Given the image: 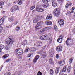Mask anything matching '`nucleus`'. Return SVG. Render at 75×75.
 <instances>
[{
    "label": "nucleus",
    "instance_id": "1",
    "mask_svg": "<svg viewBox=\"0 0 75 75\" xmlns=\"http://www.w3.org/2000/svg\"><path fill=\"white\" fill-rule=\"evenodd\" d=\"M14 42V39L12 37L10 36L5 40L6 44L9 45H11Z\"/></svg>",
    "mask_w": 75,
    "mask_h": 75
},
{
    "label": "nucleus",
    "instance_id": "2",
    "mask_svg": "<svg viewBox=\"0 0 75 75\" xmlns=\"http://www.w3.org/2000/svg\"><path fill=\"white\" fill-rule=\"evenodd\" d=\"M23 49L21 48L16 49L15 51V53L16 55H17L18 54H23Z\"/></svg>",
    "mask_w": 75,
    "mask_h": 75
},
{
    "label": "nucleus",
    "instance_id": "3",
    "mask_svg": "<svg viewBox=\"0 0 75 75\" xmlns=\"http://www.w3.org/2000/svg\"><path fill=\"white\" fill-rule=\"evenodd\" d=\"M53 14L57 17H58L59 16V14H60V12L59 10L57 9L54 10L53 12Z\"/></svg>",
    "mask_w": 75,
    "mask_h": 75
},
{
    "label": "nucleus",
    "instance_id": "4",
    "mask_svg": "<svg viewBox=\"0 0 75 75\" xmlns=\"http://www.w3.org/2000/svg\"><path fill=\"white\" fill-rule=\"evenodd\" d=\"M41 17L37 15L35 17V19L33 21V22L34 23H37L39 20H40Z\"/></svg>",
    "mask_w": 75,
    "mask_h": 75
},
{
    "label": "nucleus",
    "instance_id": "5",
    "mask_svg": "<svg viewBox=\"0 0 75 75\" xmlns=\"http://www.w3.org/2000/svg\"><path fill=\"white\" fill-rule=\"evenodd\" d=\"M40 37L41 40H48V35H47L42 36Z\"/></svg>",
    "mask_w": 75,
    "mask_h": 75
},
{
    "label": "nucleus",
    "instance_id": "6",
    "mask_svg": "<svg viewBox=\"0 0 75 75\" xmlns=\"http://www.w3.org/2000/svg\"><path fill=\"white\" fill-rule=\"evenodd\" d=\"M71 41V39L70 38H68L67 39V40L66 41V44L67 45L68 47L69 46L70 42Z\"/></svg>",
    "mask_w": 75,
    "mask_h": 75
},
{
    "label": "nucleus",
    "instance_id": "7",
    "mask_svg": "<svg viewBox=\"0 0 75 75\" xmlns=\"http://www.w3.org/2000/svg\"><path fill=\"white\" fill-rule=\"evenodd\" d=\"M36 10L39 12H43V11H44V9L40 8L38 6L36 7Z\"/></svg>",
    "mask_w": 75,
    "mask_h": 75
},
{
    "label": "nucleus",
    "instance_id": "8",
    "mask_svg": "<svg viewBox=\"0 0 75 75\" xmlns=\"http://www.w3.org/2000/svg\"><path fill=\"white\" fill-rule=\"evenodd\" d=\"M36 45L37 47H41L42 45V42H41L40 41H39L38 42H37L36 43Z\"/></svg>",
    "mask_w": 75,
    "mask_h": 75
},
{
    "label": "nucleus",
    "instance_id": "9",
    "mask_svg": "<svg viewBox=\"0 0 75 75\" xmlns=\"http://www.w3.org/2000/svg\"><path fill=\"white\" fill-rule=\"evenodd\" d=\"M39 58H40V56L38 55H36L35 57V59L33 60V62H36L37 60H38V59H39Z\"/></svg>",
    "mask_w": 75,
    "mask_h": 75
},
{
    "label": "nucleus",
    "instance_id": "10",
    "mask_svg": "<svg viewBox=\"0 0 75 75\" xmlns=\"http://www.w3.org/2000/svg\"><path fill=\"white\" fill-rule=\"evenodd\" d=\"M35 30L36 31H38L39 30H40L41 28V26L40 25H36L35 27Z\"/></svg>",
    "mask_w": 75,
    "mask_h": 75
},
{
    "label": "nucleus",
    "instance_id": "11",
    "mask_svg": "<svg viewBox=\"0 0 75 75\" xmlns=\"http://www.w3.org/2000/svg\"><path fill=\"white\" fill-rule=\"evenodd\" d=\"M58 63L60 64V66H62V65H64L65 64V60H62V61L59 62Z\"/></svg>",
    "mask_w": 75,
    "mask_h": 75
},
{
    "label": "nucleus",
    "instance_id": "12",
    "mask_svg": "<svg viewBox=\"0 0 75 75\" xmlns=\"http://www.w3.org/2000/svg\"><path fill=\"white\" fill-rule=\"evenodd\" d=\"M58 23L59 24H60V25H63L64 23V20H62V19H60Z\"/></svg>",
    "mask_w": 75,
    "mask_h": 75
},
{
    "label": "nucleus",
    "instance_id": "13",
    "mask_svg": "<svg viewBox=\"0 0 75 75\" xmlns=\"http://www.w3.org/2000/svg\"><path fill=\"white\" fill-rule=\"evenodd\" d=\"M45 24L48 25H52V23L51 21H47L45 22Z\"/></svg>",
    "mask_w": 75,
    "mask_h": 75
},
{
    "label": "nucleus",
    "instance_id": "14",
    "mask_svg": "<svg viewBox=\"0 0 75 75\" xmlns=\"http://www.w3.org/2000/svg\"><path fill=\"white\" fill-rule=\"evenodd\" d=\"M62 50V47L59 46L56 47V50L57 51H61Z\"/></svg>",
    "mask_w": 75,
    "mask_h": 75
},
{
    "label": "nucleus",
    "instance_id": "15",
    "mask_svg": "<svg viewBox=\"0 0 75 75\" xmlns=\"http://www.w3.org/2000/svg\"><path fill=\"white\" fill-rule=\"evenodd\" d=\"M52 6H53L54 7H56V6H57V3L55 2L54 1H52Z\"/></svg>",
    "mask_w": 75,
    "mask_h": 75
},
{
    "label": "nucleus",
    "instance_id": "16",
    "mask_svg": "<svg viewBox=\"0 0 75 75\" xmlns=\"http://www.w3.org/2000/svg\"><path fill=\"white\" fill-rule=\"evenodd\" d=\"M46 56H47V54L45 52H43L41 57L42 58H45V57H46Z\"/></svg>",
    "mask_w": 75,
    "mask_h": 75
},
{
    "label": "nucleus",
    "instance_id": "17",
    "mask_svg": "<svg viewBox=\"0 0 75 75\" xmlns=\"http://www.w3.org/2000/svg\"><path fill=\"white\" fill-rule=\"evenodd\" d=\"M4 48V45H0V53L1 52V50H3Z\"/></svg>",
    "mask_w": 75,
    "mask_h": 75
},
{
    "label": "nucleus",
    "instance_id": "18",
    "mask_svg": "<svg viewBox=\"0 0 75 75\" xmlns=\"http://www.w3.org/2000/svg\"><path fill=\"white\" fill-rule=\"evenodd\" d=\"M13 7L14 8L15 11H16V10H19L18 7L17 6L15 5V6H13Z\"/></svg>",
    "mask_w": 75,
    "mask_h": 75
},
{
    "label": "nucleus",
    "instance_id": "19",
    "mask_svg": "<svg viewBox=\"0 0 75 75\" xmlns=\"http://www.w3.org/2000/svg\"><path fill=\"white\" fill-rule=\"evenodd\" d=\"M42 1L44 3L46 4H47L48 2H50V0H42Z\"/></svg>",
    "mask_w": 75,
    "mask_h": 75
},
{
    "label": "nucleus",
    "instance_id": "20",
    "mask_svg": "<svg viewBox=\"0 0 75 75\" xmlns=\"http://www.w3.org/2000/svg\"><path fill=\"white\" fill-rule=\"evenodd\" d=\"M71 66H69L67 68V72L69 73V72H71Z\"/></svg>",
    "mask_w": 75,
    "mask_h": 75
},
{
    "label": "nucleus",
    "instance_id": "21",
    "mask_svg": "<svg viewBox=\"0 0 75 75\" xmlns=\"http://www.w3.org/2000/svg\"><path fill=\"white\" fill-rule=\"evenodd\" d=\"M54 74V71L52 69H51L50 70V74L51 75H53Z\"/></svg>",
    "mask_w": 75,
    "mask_h": 75
},
{
    "label": "nucleus",
    "instance_id": "22",
    "mask_svg": "<svg viewBox=\"0 0 75 75\" xmlns=\"http://www.w3.org/2000/svg\"><path fill=\"white\" fill-rule=\"evenodd\" d=\"M62 41V39L61 38H59L57 40V42L59 43H61Z\"/></svg>",
    "mask_w": 75,
    "mask_h": 75
},
{
    "label": "nucleus",
    "instance_id": "23",
    "mask_svg": "<svg viewBox=\"0 0 75 75\" xmlns=\"http://www.w3.org/2000/svg\"><path fill=\"white\" fill-rule=\"evenodd\" d=\"M9 56V54H6L4 55L3 56V57L4 58V59H6V58H7Z\"/></svg>",
    "mask_w": 75,
    "mask_h": 75
},
{
    "label": "nucleus",
    "instance_id": "24",
    "mask_svg": "<svg viewBox=\"0 0 75 75\" xmlns=\"http://www.w3.org/2000/svg\"><path fill=\"white\" fill-rule=\"evenodd\" d=\"M48 40H49V42L50 44H51V42H52V38H47Z\"/></svg>",
    "mask_w": 75,
    "mask_h": 75
},
{
    "label": "nucleus",
    "instance_id": "25",
    "mask_svg": "<svg viewBox=\"0 0 75 75\" xmlns=\"http://www.w3.org/2000/svg\"><path fill=\"white\" fill-rule=\"evenodd\" d=\"M44 24V22L43 21H40L39 22H38L37 24V25H42Z\"/></svg>",
    "mask_w": 75,
    "mask_h": 75
},
{
    "label": "nucleus",
    "instance_id": "26",
    "mask_svg": "<svg viewBox=\"0 0 75 75\" xmlns=\"http://www.w3.org/2000/svg\"><path fill=\"white\" fill-rule=\"evenodd\" d=\"M4 22V20L3 18H1L0 20V25H2Z\"/></svg>",
    "mask_w": 75,
    "mask_h": 75
},
{
    "label": "nucleus",
    "instance_id": "27",
    "mask_svg": "<svg viewBox=\"0 0 75 75\" xmlns=\"http://www.w3.org/2000/svg\"><path fill=\"white\" fill-rule=\"evenodd\" d=\"M20 28L18 26H17L15 28V30L16 31H18L20 30Z\"/></svg>",
    "mask_w": 75,
    "mask_h": 75
},
{
    "label": "nucleus",
    "instance_id": "28",
    "mask_svg": "<svg viewBox=\"0 0 75 75\" xmlns=\"http://www.w3.org/2000/svg\"><path fill=\"white\" fill-rule=\"evenodd\" d=\"M8 20L9 21H12L14 20V18L13 17H11L8 18Z\"/></svg>",
    "mask_w": 75,
    "mask_h": 75
},
{
    "label": "nucleus",
    "instance_id": "29",
    "mask_svg": "<svg viewBox=\"0 0 75 75\" xmlns=\"http://www.w3.org/2000/svg\"><path fill=\"white\" fill-rule=\"evenodd\" d=\"M59 72V68L58 67L56 68V74H58Z\"/></svg>",
    "mask_w": 75,
    "mask_h": 75
},
{
    "label": "nucleus",
    "instance_id": "30",
    "mask_svg": "<svg viewBox=\"0 0 75 75\" xmlns=\"http://www.w3.org/2000/svg\"><path fill=\"white\" fill-rule=\"evenodd\" d=\"M17 3H18V4H19L20 5H21V4H22V0H19L17 2Z\"/></svg>",
    "mask_w": 75,
    "mask_h": 75
},
{
    "label": "nucleus",
    "instance_id": "31",
    "mask_svg": "<svg viewBox=\"0 0 75 75\" xmlns=\"http://www.w3.org/2000/svg\"><path fill=\"white\" fill-rule=\"evenodd\" d=\"M5 49L7 51H8L10 50V46L8 45L6 46L5 47Z\"/></svg>",
    "mask_w": 75,
    "mask_h": 75
},
{
    "label": "nucleus",
    "instance_id": "32",
    "mask_svg": "<svg viewBox=\"0 0 75 75\" xmlns=\"http://www.w3.org/2000/svg\"><path fill=\"white\" fill-rule=\"evenodd\" d=\"M51 18H52V17L50 16H47L46 18V20H51Z\"/></svg>",
    "mask_w": 75,
    "mask_h": 75
},
{
    "label": "nucleus",
    "instance_id": "33",
    "mask_svg": "<svg viewBox=\"0 0 75 75\" xmlns=\"http://www.w3.org/2000/svg\"><path fill=\"white\" fill-rule=\"evenodd\" d=\"M49 62L50 63V64H52V63H53V60H52V59L50 58L49 59Z\"/></svg>",
    "mask_w": 75,
    "mask_h": 75
},
{
    "label": "nucleus",
    "instance_id": "34",
    "mask_svg": "<svg viewBox=\"0 0 75 75\" xmlns=\"http://www.w3.org/2000/svg\"><path fill=\"white\" fill-rule=\"evenodd\" d=\"M27 43V41L26 40H24L23 42V44L24 45H26Z\"/></svg>",
    "mask_w": 75,
    "mask_h": 75
},
{
    "label": "nucleus",
    "instance_id": "35",
    "mask_svg": "<svg viewBox=\"0 0 75 75\" xmlns=\"http://www.w3.org/2000/svg\"><path fill=\"white\" fill-rule=\"evenodd\" d=\"M58 2L60 3H63L64 1V0H57Z\"/></svg>",
    "mask_w": 75,
    "mask_h": 75
},
{
    "label": "nucleus",
    "instance_id": "36",
    "mask_svg": "<svg viewBox=\"0 0 75 75\" xmlns=\"http://www.w3.org/2000/svg\"><path fill=\"white\" fill-rule=\"evenodd\" d=\"M14 11H15V10L13 6L12 8L11 9V12L13 13V12H14Z\"/></svg>",
    "mask_w": 75,
    "mask_h": 75
},
{
    "label": "nucleus",
    "instance_id": "37",
    "mask_svg": "<svg viewBox=\"0 0 75 75\" xmlns=\"http://www.w3.org/2000/svg\"><path fill=\"white\" fill-rule=\"evenodd\" d=\"M45 4V5H43V7H44V8H47V7H48V5L47 4Z\"/></svg>",
    "mask_w": 75,
    "mask_h": 75
},
{
    "label": "nucleus",
    "instance_id": "38",
    "mask_svg": "<svg viewBox=\"0 0 75 75\" xmlns=\"http://www.w3.org/2000/svg\"><path fill=\"white\" fill-rule=\"evenodd\" d=\"M72 61H73V59L72 58H70L69 60L70 63H72Z\"/></svg>",
    "mask_w": 75,
    "mask_h": 75
},
{
    "label": "nucleus",
    "instance_id": "39",
    "mask_svg": "<svg viewBox=\"0 0 75 75\" xmlns=\"http://www.w3.org/2000/svg\"><path fill=\"white\" fill-rule=\"evenodd\" d=\"M2 30H3V27L1 26H0V33H1Z\"/></svg>",
    "mask_w": 75,
    "mask_h": 75
},
{
    "label": "nucleus",
    "instance_id": "40",
    "mask_svg": "<svg viewBox=\"0 0 75 75\" xmlns=\"http://www.w3.org/2000/svg\"><path fill=\"white\" fill-rule=\"evenodd\" d=\"M42 29L44 32V31H47V27L43 29Z\"/></svg>",
    "mask_w": 75,
    "mask_h": 75
},
{
    "label": "nucleus",
    "instance_id": "41",
    "mask_svg": "<svg viewBox=\"0 0 75 75\" xmlns=\"http://www.w3.org/2000/svg\"><path fill=\"white\" fill-rule=\"evenodd\" d=\"M56 58H57V59H58V58H59V54H56Z\"/></svg>",
    "mask_w": 75,
    "mask_h": 75
},
{
    "label": "nucleus",
    "instance_id": "42",
    "mask_svg": "<svg viewBox=\"0 0 75 75\" xmlns=\"http://www.w3.org/2000/svg\"><path fill=\"white\" fill-rule=\"evenodd\" d=\"M7 28H11V26L10 25H8L6 26Z\"/></svg>",
    "mask_w": 75,
    "mask_h": 75
},
{
    "label": "nucleus",
    "instance_id": "43",
    "mask_svg": "<svg viewBox=\"0 0 75 75\" xmlns=\"http://www.w3.org/2000/svg\"><path fill=\"white\" fill-rule=\"evenodd\" d=\"M69 6V4H67L65 6V7L66 8H68V6Z\"/></svg>",
    "mask_w": 75,
    "mask_h": 75
},
{
    "label": "nucleus",
    "instance_id": "44",
    "mask_svg": "<svg viewBox=\"0 0 75 75\" xmlns=\"http://www.w3.org/2000/svg\"><path fill=\"white\" fill-rule=\"evenodd\" d=\"M37 75H42V73L39 71L37 74Z\"/></svg>",
    "mask_w": 75,
    "mask_h": 75
},
{
    "label": "nucleus",
    "instance_id": "45",
    "mask_svg": "<svg viewBox=\"0 0 75 75\" xmlns=\"http://www.w3.org/2000/svg\"><path fill=\"white\" fill-rule=\"evenodd\" d=\"M34 8H35V6H33L32 7L30 8V10H33V9H34Z\"/></svg>",
    "mask_w": 75,
    "mask_h": 75
},
{
    "label": "nucleus",
    "instance_id": "46",
    "mask_svg": "<svg viewBox=\"0 0 75 75\" xmlns=\"http://www.w3.org/2000/svg\"><path fill=\"white\" fill-rule=\"evenodd\" d=\"M4 4V2H1L0 3V6H3Z\"/></svg>",
    "mask_w": 75,
    "mask_h": 75
},
{
    "label": "nucleus",
    "instance_id": "47",
    "mask_svg": "<svg viewBox=\"0 0 75 75\" xmlns=\"http://www.w3.org/2000/svg\"><path fill=\"white\" fill-rule=\"evenodd\" d=\"M10 61H11V59H8L6 60V62H8Z\"/></svg>",
    "mask_w": 75,
    "mask_h": 75
},
{
    "label": "nucleus",
    "instance_id": "48",
    "mask_svg": "<svg viewBox=\"0 0 75 75\" xmlns=\"http://www.w3.org/2000/svg\"><path fill=\"white\" fill-rule=\"evenodd\" d=\"M47 30H50V29H51L52 28V27L51 26H49L47 27Z\"/></svg>",
    "mask_w": 75,
    "mask_h": 75
},
{
    "label": "nucleus",
    "instance_id": "49",
    "mask_svg": "<svg viewBox=\"0 0 75 75\" xmlns=\"http://www.w3.org/2000/svg\"><path fill=\"white\" fill-rule=\"evenodd\" d=\"M73 33L74 34H75V28L74 29L72 30Z\"/></svg>",
    "mask_w": 75,
    "mask_h": 75
},
{
    "label": "nucleus",
    "instance_id": "50",
    "mask_svg": "<svg viewBox=\"0 0 75 75\" xmlns=\"http://www.w3.org/2000/svg\"><path fill=\"white\" fill-rule=\"evenodd\" d=\"M17 23H18V22H15L13 23V24H14V25H17Z\"/></svg>",
    "mask_w": 75,
    "mask_h": 75
},
{
    "label": "nucleus",
    "instance_id": "51",
    "mask_svg": "<svg viewBox=\"0 0 75 75\" xmlns=\"http://www.w3.org/2000/svg\"><path fill=\"white\" fill-rule=\"evenodd\" d=\"M42 53V51H39L38 52V54H41Z\"/></svg>",
    "mask_w": 75,
    "mask_h": 75
},
{
    "label": "nucleus",
    "instance_id": "52",
    "mask_svg": "<svg viewBox=\"0 0 75 75\" xmlns=\"http://www.w3.org/2000/svg\"><path fill=\"white\" fill-rule=\"evenodd\" d=\"M44 30H43V29H42L40 31V32L41 33H44Z\"/></svg>",
    "mask_w": 75,
    "mask_h": 75
},
{
    "label": "nucleus",
    "instance_id": "53",
    "mask_svg": "<svg viewBox=\"0 0 75 75\" xmlns=\"http://www.w3.org/2000/svg\"><path fill=\"white\" fill-rule=\"evenodd\" d=\"M25 52H28V50L27 49H26L25 50Z\"/></svg>",
    "mask_w": 75,
    "mask_h": 75
},
{
    "label": "nucleus",
    "instance_id": "54",
    "mask_svg": "<svg viewBox=\"0 0 75 75\" xmlns=\"http://www.w3.org/2000/svg\"><path fill=\"white\" fill-rule=\"evenodd\" d=\"M45 46L43 47L42 49V50H45Z\"/></svg>",
    "mask_w": 75,
    "mask_h": 75
},
{
    "label": "nucleus",
    "instance_id": "55",
    "mask_svg": "<svg viewBox=\"0 0 75 75\" xmlns=\"http://www.w3.org/2000/svg\"><path fill=\"white\" fill-rule=\"evenodd\" d=\"M54 28L55 30H57V26H54Z\"/></svg>",
    "mask_w": 75,
    "mask_h": 75
},
{
    "label": "nucleus",
    "instance_id": "56",
    "mask_svg": "<svg viewBox=\"0 0 75 75\" xmlns=\"http://www.w3.org/2000/svg\"><path fill=\"white\" fill-rule=\"evenodd\" d=\"M31 57V54H29L28 55V58H29V57Z\"/></svg>",
    "mask_w": 75,
    "mask_h": 75
},
{
    "label": "nucleus",
    "instance_id": "57",
    "mask_svg": "<svg viewBox=\"0 0 75 75\" xmlns=\"http://www.w3.org/2000/svg\"><path fill=\"white\" fill-rule=\"evenodd\" d=\"M36 51V50L35 49H34L33 50H31V51Z\"/></svg>",
    "mask_w": 75,
    "mask_h": 75
},
{
    "label": "nucleus",
    "instance_id": "58",
    "mask_svg": "<svg viewBox=\"0 0 75 75\" xmlns=\"http://www.w3.org/2000/svg\"><path fill=\"white\" fill-rule=\"evenodd\" d=\"M1 12L2 13H3V14H4V13L5 12V11H2Z\"/></svg>",
    "mask_w": 75,
    "mask_h": 75
},
{
    "label": "nucleus",
    "instance_id": "59",
    "mask_svg": "<svg viewBox=\"0 0 75 75\" xmlns=\"http://www.w3.org/2000/svg\"><path fill=\"white\" fill-rule=\"evenodd\" d=\"M74 13V11H72L71 12L72 14V13Z\"/></svg>",
    "mask_w": 75,
    "mask_h": 75
},
{
    "label": "nucleus",
    "instance_id": "60",
    "mask_svg": "<svg viewBox=\"0 0 75 75\" xmlns=\"http://www.w3.org/2000/svg\"><path fill=\"white\" fill-rule=\"evenodd\" d=\"M35 10H33L32 11V12L33 13H34V12H35Z\"/></svg>",
    "mask_w": 75,
    "mask_h": 75
},
{
    "label": "nucleus",
    "instance_id": "61",
    "mask_svg": "<svg viewBox=\"0 0 75 75\" xmlns=\"http://www.w3.org/2000/svg\"><path fill=\"white\" fill-rule=\"evenodd\" d=\"M19 58H20V59H21V58H22V57H21V56H19Z\"/></svg>",
    "mask_w": 75,
    "mask_h": 75
},
{
    "label": "nucleus",
    "instance_id": "62",
    "mask_svg": "<svg viewBox=\"0 0 75 75\" xmlns=\"http://www.w3.org/2000/svg\"><path fill=\"white\" fill-rule=\"evenodd\" d=\"M72 10H75V8L73 7L72 8Z\"/></svg>",
    "mask_w": 75,
    "mask_h": 75
},
{
    "label": "nucleus",
    "instance_id": "63",
    "mask_svg": "<svg viewBox=\"0 0 75 75\" xmlns=\"http://www.w3.org/2000/svg\"><path fill=\"white\" fill-rule=\"evenodd\" d=\"M30 55H33V53H31L30 54Z\"/></svg>",
    "mask_w": 75,
    "mask_h": 75
},
{
    "label": "nucleus",
    "instance_id": "64",
    "mask_svg": "<svg viewBox=\"0 0 75 75\" xmlns=\"http://www.w3.org/2000/svg\"><path fill=\"white\" fill-rule=\"evenodd\" d=\"M27 13H26L25 14V16H26V15H27Z\"/></svg>",
    "mask_w": 75,
    "mask_h": 75
}]
</instances>
